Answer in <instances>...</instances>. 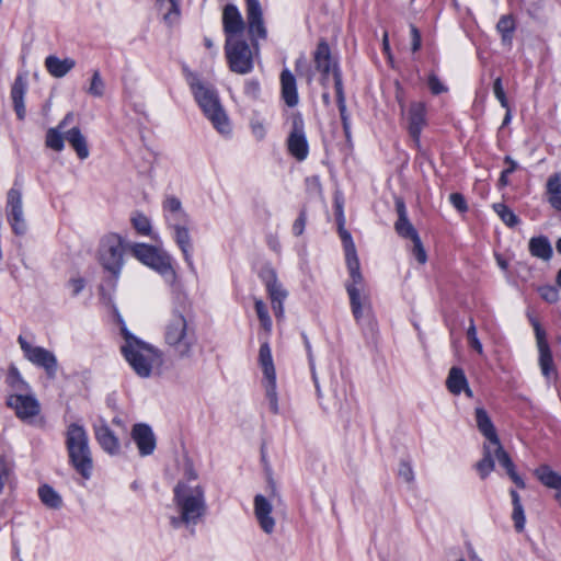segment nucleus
<instances>
[{"mask_svg":"<svg viewBox=\"0 0 561 561\" xmlns=\"http://www.w3.org/2000/svg\"><path fill=\"white\" fill-rule=\"evenodd\" d=\"M174 503L179 510V516L170 519L174 528L185 525L194 534V526L205 516L207 504L205 491L202 485H191L188 482L179 481L174 486Z\"/></svg>","mask_w":561,"mask_h":561,"instance_id":"nucleus-1","label":"nucleus"},{"mask_svg":"<svg viewBox=\"0 0 561 561\" xmlns=\"http://www.w3.org/2000/svg\"><path fill=\"white\" fill-rule=\"evenodd\" d=\"M185 313V305L174 308L164 328V342L180 358H190L197 344L195 328L188 323Z\"/></svg>","mask_w":561,"mask_h":561,"instance_id":"nucleus-2","label":"nucleus"},{"mask_svg":"<svg viewBox=\"0 0 561 561\" xmlns=\"http://www.w3.org/2000/svg\"><path fill=\"white\" fill-rule=\"evenodd\" d=\"M119 323L121 333L125 340L121 351L125 359L139 377L148 378L151 375L153 364L160 359L159 351L130 333L121 318Z\"/></svg>","mask_w":561,"mask_h":561,"instance_id":"nucleus-3","label":"nucleus"},{"mask_svg":"<svg viewBox=\"0 0 561 561\" xmlns=\"http://www.w3.org/2000/svg\"><path fill=\"white\" fill-rule=\"evenodd\" d=\"M188 83L196 102L205 116L220 134L230 133L229 118L220 104L217 91L206 85L196 75L191 73Z\"/></svg>","mask_w":561,"mask_h":561,"instance_id":"nucleus-4","label":"nucleus"},{"mask_svg":"<svg viewBox=\"0 0 561 561\" xmlns=\"http://www.w3.org/2000/svg\"><path fill=\"white\" fill-rule=\"evenodd\" d=\"M65 444L69 463L83 479H90L93 470V458L85 428L78 423H71L66 431Z\"/></svg>","mask_w":561,"mask_h":561,"instance_id":"nucleus-5","label":"nucleus"},{"mask_svg":"<svg viewBox=\"0 0 561 561\" xmlns=\"http://www.w3.org/2000/svg\"><path fill=\"white\" fill-rule=\"evenodd\" d=\"M126 249L125 241L122 236L110 232L102 237L99 244L98 257L102 267L110 273L104 279L101 290L107 286L110 289L116 287L117 279L124 265V252Z\"/></svg>","mask_w":561,"mask_h":561,"instance_id":"nucleus-6","label":"nucleus"},{"mask_svg":"<svg viewBox=\"0 0 561 561\" xmlns=\"http://www.w3.org/2000/svg\"><path fill=\"white\" fill-rule=\"evenodd\" d=\"M225 55L232 72L247 75L253 70L252 50L243 37L226 39Z\"/></svg>","mask_w":561,"mask_h":561,"instance_id":"nucleus-7","label":"nucleus"},{"mask_svg":"<svg viewBox=\"0 0 561 561\" xmlns=\"http://www.w3.org/2000/svg\"><path fill=\"white\" fill-rule=\"evenodd\" d=\"M130 251L141 263L161 275L170 276L171 278L175 277L170 256L164 252H160L156 247L146 243H135L131 245Z\"/></svg>","mask_w":561,"mask_h":561,"instance_id":"nucleus-8","label":"nucleus"},{"mask_svg":"<svg viewBox=\"0 0 561 561\" xmlns=\"http://www.w3.org/2000/svg\"><path fill=\"white\" fill-rule=\"evenodd\" d=\"M18 343L23 352L24 357L35 365L45 370L50 379H55L58 370V360L55 354L42 346H34L23 335L18 336Z\"/></svg>","mask_w":561,"mask_h":561,"instance_id":"nucleus-9","label":"nucleus"},{"mask_svg":"<svg viewBox=\"0 0 561 561\" xmlns=\"http://www.w3.org/2000/svg\"><path fill=\"white\" fill-rule=\"evenodd\" d=\"M259 363L263 369L264 377L266 379L265 391L266 398L270 402V409L273 413L278 412V402L276 393V373L272 358L271 347L267 342L260 346L259 351Z\"/></svg>","mask_w":561,"mask_h":561,"instance_id":"nucleus-10","label":"nucleus"},{"mask_svg":"<svg viewBox=\"0 0 561 561\" xmlns=\"http://www.w3.org/2000/svg\"><path fill=\"white\" fill-rule=\"evenodd\" d=\"M260 277L266 286L270 299L272 301V308L275 317L279 318L283 316V302L287 297V291L283 288L282 284L277 279V274L274 268H263L260 273Z\"/></svg>","mask_w":561,"mask_h":561,"instance_id":"nucleus-11","label":"nucleus"},{"mask_svg":"<svg viewBox=\"0 0 561 561\" xmlns=\"http://www.w3.org/2000/svg\"><path fill=\"white\" fill-rule=\"evenodd\" d=\"M288 151L298 161L307 158L309 152L308 141L304 131V119L300 113L293 116V129L287 140Z\"/></svg>","mask_w":561,"mask_h":561,"instance_id":"nucleus-12","label":"nucleus"},{"mask_svg":"<svg viewBox=\"0 0 561 561\" xmlns=\"http://www.w3.org/2000/svg\"><path fill=\"white\" fill-rule=\"evenodd\" d=\"M533 325L539 351V366L543 377L550 380L552 376L557 375V370L553 364L552 353L547 341L546 331L541 328L538 321H533Z\"/></svg>","mask_w":561,"mask_h":561,"instance_id":"nucleus-13","label":"nucleus"},{"mask_svg":"<svg viewBox=\"0 0 561 561\" xmlns=\"http://www.w3.org/2000/svg\"><path fill=\"white\" fill-rule=\"evenodd\" d=\"M5 403L21 420L36 416L41 411L39 402L32 391L25 394H9Z\"/></svg>","mask_w":561,"mask_h":561,"instance_id":"nucleus-14","label":"nucleus"},{"mask_svg":"<svg viewBox=\"0 0 561 561\" xmlns=\"http://www.w3.org/2000/svg\"><path fill=\"white\" fill-rule=\"evenodd\" d=\"M248 31L252 44L256 46V41L265 39L267 31L263 21V12L259 0H245Z\"/></svg>","mask_w":561,"mask_h":561,"instance_id":"nucleus-15","label":"nucleus"},{"mask_svg":"<svg viewBox=\"0 0 561 561\" xmlns=\"http://www.w3.org/2000/svg\"><path fill=\"white\" fill-rule=\"evenodd\" d=\"M350 277L351 280L346 283L345 287L350 297L352 313L358 322L363 317L364 308L369 306V301L366 296L360 295L359 286L364 283L362 272L359 271L357 274H353Z\"/></svg>","mask_w":561,"mask_h":561,"instance_id":"nucleus-16","label":"nucleus"},{"mask_svg":"<svg viewBox=\"0 0 561 561\" xmlns=\"http://www.w3.org/2000/svg\"><path fill=\"white\" fill-rule=\"evenodd\" d=\"M130 435L141 457L153 454L157 446V438L150 425L136 423L131 428Z\"/></svg>","mask_w":561,"mask_h":561,"instance_id":"nucleus-17","label":"nucleus"},{"mask_svg":"<svg viewBox=\"0 0 561 561\" xmlns=\"http://www.w3.org/2000/svg\"><path fill=\"white\" fill-rule=\"evenodd\" d=\"M222 26L226 39L242 37L245 24L242 15L234 4L228 3L222 12Z\"/></svg>","mask_w":561,"mask_h":561,"instance_id":"nucleus-18","label":"nucleus"},{"mask_svg":"<svg viewBox=\"0 0 561 561\" xmlns=\"http://www.w3.org/2000/svg\"><path fill=\"white\" fill-rule=\"evenodd\" d=\"M93 430L96 442L105 453L110 455H117L119 453V440L104 419H100L94 424Z\"/></svg>","mask_w":561,"mask_h":561,"instance_id":"nucleus-19","label":"nucleus"},{"mask_svg":"<svg viewBox=\"0 0 561 561\" xmlns=\"http://www.w3.org/2000/svg\"><path fill=\"white\" fill-rule=\"evenodd\" d=\"M409 134L415 145L420 146L422 129L426 125V106L423 102H412L408 112Z\"/></svg>","mask_w":561,"mask_h":561,"instance_id":"nucleus-20","label":"nucleus"},{"mask_svg":"<svg viewBox=\"0 0 561 561\" xmlns=\"http://www.w3.org/2000/svg\"><path fill=\"white\" fill-rule=\"evenodd\" d=\"M313 62L316 69L321 72L322 79H328V76L333 71V65H339L333 60L331 48L325 38H320L316 50L313 51Z\"/></svg>","mask_w":561,"mask_h":561,"instance_id":"nucleus-21","label":"nucleus"},{"mask_svg":"<svg viewBox=\"0 0 561 561\" xmlns=\"http://www.w3.org/2000/svg\"><path fill=\"white\" fill-rule=\"evenodd\" d=\"M272 504L262 494L254 497V514L262 530L266 534H272L275 527V520L271 516Z\"/></svg>","mask_w":561,"mask_h":561,"instance_id":"nucleus-22","label":"nucleus"},{"mask_svg":"<svg viewBox=\"0 0 561 561\" xmlns=\"http://www.w3.org/2000/svg\"><path fill=\"white\" fill-rule=\"evenodd\" d=\"M27 91V80L25 75H18L11 87V99L16 117L23 121L26 115L24 96Z\"/></svg>","mask_w":561,"mask_h":561,"instance_id":"nucleus-23","label":"nucleus"},{"mask_svg":"<svg viewBox=\"0 0 561 561\" xmlns=\"http://www.w3.org/2000/svg\"><path fill=\"white\" fill-rule=\"evenodd\" d=\"M282 99L288 107H294L299 102L297 82L295 76L287 68L280 72Z\"/></svg>","mask_w":561,"mask_h":561,"instance_id":"nucleus-24","label":"nucleus"},{"mask_svg":"<svg viewBox=\"0 0 561 561\" xmlns=\"http://www.w3.org/2000/svg\"><path fill=\"white\" fill-rule=\"evenodd\" d=\"M396 211L398 214V220L394 224L397 233L404 239H412L417 236V231L408 218V211L403 198H396Z\"/></svg>","mask_w":561,"mask_h":561,"instance_id":"nucleus-25","label":"nucleus"},{"mask_svg":"<svg viewBox=\"0 0 561 561\" xmlns=\"http://www.w3.org/2000/svg\"><path fill=\"white\" fill-rule=\"evenodd\" d=\"M446 387L453 394H460L462 391L467 397L472 398V390L469 388L465 371L460 367H451L446 379Z\"/></svg>","mask_w":561,"mask_h":561,"instance_id":"nucleus-26","label":"nucleus"},{"mask_svg":"<svg viewBox=\"0 0 561 561\" xmlns=\"http://www.w3.org/2000/svg\"><path fill=\"white\" fill-rule=\"evenodd\" d=\"M494 457L497 459L500 466L505 469L507 476L512 479V481L516 484L517 488L525 489V481L516 472L515 465L511 456L502 447L501 442H499V444H494Z\"/></svg>","mask_w":561,"mask_h":561,"instance_id":"nucleus-27","label":"nucleus"},{"mask_svg":"<svg viewBox=\"0 0 561 561\" xmlns=\"http://www.w3.org/2000/svg\"><path fill=\"white\" fill-rule=\"evenodd\" d=\"M474 414L479 432L489 440L491 445L499 444L500 438L486 410L481 407L476 408Z\"/></svg>","mask_w":561,"mask_h":561,"instance_id":"nucleus-28","label":"nucleus"},{"mask_svg":"<svg viewBox=\"0 0 561 561\" xmlns=\"http://www.w3.org/2000/svg\"><path fill=\"white\" fill-rule=\"evenodd\" d=\"M75 67L76 60L70 57L60 59L55 55H49L45 58V68L54 78H64Z\"/></svg>","mask_w":561,"mask_h":561,"instance_id":"nucleus-29","label":"nucleus"},{"mask_svg":"<svg viewBox=\"0 0 561 561\" xmlns=\"http://www.w3.org/2000/svg\"><path fill=\"white\" fill-rule=\"evenodd\" d=\"M65 138L76 151L80 160H84L89 157L90 151L88 147L87 138L81 133L78 126L71 127L65 131Z\"/></svg>","mask_w":561,"mask_h":561,"instance_id":"nucleus-30","label":"nucleus"},{"mask_svg":"<svg viewBox=\"0 0 561 561\" xmlns=\"http://www.w3.org/2000/svg\"><path fill=\"white\" fill-rule=\"evenodd\" d=\"M174 230V239L179 248L181 249L184 260L187 263L191 271H194V264L192 260V239L190 236L188 225L184 227H180Z\"/></svg>","mask_w":561,"mask_h":561,"instance_id":"nucleus-31","label":"nucleus"},{"mask_svg":"<svg viewBox=\"0 0 561 561\" xmlns=\"http://www.w3.org/2000/svg\"><path fill=\"white\" fill-rule=\"evenodd\" d=\"M4 382L11 391L10 394H25L32 391L31 386L23 379L14 364L9 366Z\"/></svg>","mask_w":561,"mask_h":561,"instance_id":"nucleus-32","label":"nucleus"},{"mask_svg":"<svg viewBox=\"0 0 561 561\" xmlns=\"http://www.w3.org/2000/svg\"><path fill=\"white\" fill-rule=\"evenodd\" d=\"M528 250L535 257L549 261L553 255L552 245L546 236L533 237L528 243Z\"/></svg>","mask_w":561,"mask_h":561,"instance_id":"nucleus-33","label":"nucleus"},{"mask_svg":"<svg viewBox=\"0 0 561 561\" xmlns=\"http://www.w3.org/2000/svg\"><path fill=\"white\" fill-rule=\"evenodd\" d=\"M496 31L501 35L502 44L511 48L513 44L514 33L516 31V20L514 15H502L496 23Z\"/></svg>","mask_w":561,"mask_h":561,"instance_id":"nucleus-34","label":"nucleus"},{"mask_svg":"<svg viewBox=\"0 0 561 561\" xmlns=\"http://www.w3.org/2000/svg\"><path fill=\"white\" fill-rule=\"evenodd\" d=\"M536 478L549 489H553L557 493H561V474L552 470L548 465H540L535 470Z\"/></svg>","mask_w":561,"mask_h":561,"instance_id":"nucleus-35","label":"nucleus"},{"mask_svg":"<svg viewBox=\"0 0 561 561\" xmlns=\"http://www.w3.org/2000/svg\"><path fill=\"white\" fill-rule=\"evenodd\" d=\"M38 497L47 508L59 510L62 506L60 494L49 484H43L38 488Z\"/></svg>","mask_w":561,"mask_h":561,"instance_id":"nucleus-36","label":"nucleus"},{"mask_svg":"<svg viewBox=\"0 0 561 561\" xmlns=\"http://www.w3.org/2000/svg\"><path fill=\"white\" fill-rule=\"evenodd\" d=\"M494 458L493 453L489 445L483 446V457L476 463V469L479 472L481 479H485L494 470Z\"/></svg>","mask_w":561,"mask_h":561,"instance_id":"nucleus-37","label":"nucleus"},{"mask_svg":"<svg viewBox=\"0 0 561 561\" xmlns=\"http://www.w3.org/2000/svg\"><path fill=\"white\" fill-rule=\"evenodd\" d=\"M22 208V193L21 190L12 187L7 194L5 213L7 217L21 214Z\"/></svg>","mask_w":561,"mask_h":561,"instance_id":"nucleus-38","label":"nucleus"},{"mask_svg":"<svg viewBox=\"0 0 561 561\" xmlns=\"http://www.w3.org/2000/svg\"><path fill=\"white\" fill-rule=\"evenodd\" d=\"M65 133L57 129L56 127H50L46 131L45 136V145L47 148L54 151H61L65 148Z\"/></svg>","mask_w":561,"mask_h":561,"instance_id":"nucleus-39","label":"nucleus"},{"mask_svg":"<svg viewBox=\"0 0 561 561\" xmlns=\"http://www.w3.org/2000/svg\"><path fill=\"white\" fill-rule=\"evenodd\" d=\"M492 207L507 227L514 228L520 222V219L515 215V213L504 203H495Z\"/></svg>","mask_w":561,"mask_h":561,"instance_id":"nucleus-40","label":"nucleus"},{"mask_svg":"<svg viewBox=\"0 0 561 561\" xmlns=\"http://www.w3.org/2000/svg\"><path fill=\"white\" fill-rule=\"evenodd\" d=\"M131 224H133V227L135 228V230L142 234V236H149L150 232H151V222H150V219L141 214V213H136L133 217H131Z\"/></svg>","mask_w":561,"mask_h":561,"instance_id":"nucleus-41","label":"nucleus"},{"mask_svg":"<svg viewBox=\"0 0 561 561\" xmlns=\"http://www.w3.org/2000/svg\"><path fill=\"white\" fill-rule=\"evenodd\" d=\"M105 91V83L101 77V73L99 70H94L90 87L88 88L87 92L88 94L94 96V98H102L104 95Z\"/></svg>","mask_w":561,"mask_h":561,"instance_id":"nucleus-42","label":"nucleus"},{"mask_svg":"<svg viewBox=\"0 0 561 561\" xmlns=\"http://www.w3.org/2000/svg\"><path fill=\"white\" fill-rule=\"evenodd\" d=\"M164 217L168 225L172 229L187 226L191 221L188 214L184 209L180 210L179 213H171L169 215H164Z\"/></svg>","mask_w":561,"mask_h":561,"instance_id":"nucleus-43","label":"nucleus"},{"mask_svg":"<svg viewBox=\"0 0 561 561\" xmlns=\"http://www.w3.org/2000/svg\"><path fill=\"white\" fill-rule=\"evenodd\" d=\"M331 73L333 75V80H334L336 102L345 103L346 99H345L344 87H343L342 71H341L339 65H333V71Z\"/></svg>","mask_w":561,"mask_h":561,"instance_id":"nucleus-44","label":"nucleus"},{"mask_svg":"<svg viewBox=\"0 0 561 561\" xmlns=\"http://www.w3.org/2000/svg\"><path fill=\"white\" fill-rule=\"evenodd\" d=\"M7 219L12 228V231L16 236H23L26 233L27 225H26L23 211L21 214L9 216V217H7Z\"/></svg>","mask_w":561,"mask_h":561,"instance_id":"nucleus-45","label":"nucleus"},{"mask_svg":"<svg viewBox=\"0 0 561 561\" xmlns=\"http://www.w3.org/2000/svg\"><path fill=\"white\" fill-rule=\"evenodd\" d=\"M548 197L561 196V173L551 174L546 183Z\"/></svg>","mask_w":561,"mask_h":561,"instance_id":"nucleus-46","label":"nucleus"},{"mask_svg":"<svg viewBox=\"0 0 561 561\" xmlns=\"http://www.w3.org/2000/svg\"><path fill=\"white\" fill-rule=\"evenodd\" d=\"M254 308L262 327L266 330H270L272 320L268 314L266 305L262 300L257 299L255 300Z\"/></svg>","mask_w":561,"mask_h":561,"instance_id":"nucleus-47","label":"nucleus"},{"mask_svg":"<svg viewBox=\"0 0 561 561\" xmlns=\"http://www.w3.org/2000/svg\"><path fill=\"white\" fill-rule=\"evenodd\" d=\"M337 231L343 243L345 255L356 253V247L351 232L346 230L344 226H337Z\"/></svg>","mask_w":561,"mask_h":561,"instance_id":"nucleus-48","label":"nucleus"},{"mask_svg":"<svg viewBox=\"0 0 561 561\" xmlns=\"http://www.w3.org/2000/svg\"><path fill=\"white\" fill-rule=\"evenodd\" d=\"M170 3L168 12L163 15V20L168 25H173L179 22L181 10L179 0H167Z\"/></svg>","mask_w":561,"mask_h":561,"instance_id":"nucleus-49","label":"nucleus"},{"mask_svg":"<svg viewBox=\"0 0 561 561\" xmlns=\"http://www.w3.org/2000/svg\"><path fill=\"white\" fill-rule=\"evenodd\" d=\"M413 243L412 245V249H411V252L412 254L415 256L416 261L420 263V264H424L426 263L427 261V254H426V251L423 247V243L421 241V238L420 236H415L413 237L412 239H410Z\"/></svg>","mask_w":561,"mask_h":561,"instance_id":"nucleus-50","label":"nucleus"},{"mask_svg":"<svg viewBox=\"0 0 561 561\" xmlns=\"http://www.w3.org/2000/svg\"><path fill=\"white\" fill-rule=\"evenodd\" d=\"M504 162L508 165L505 170L501 172V176L499 179V186L504 187L508 184V175L516 171L518 164L515 160H513L510 156L504 158Z\"/></svg>","mask_w":561,"mask_h":561,"instance_id":"nucleus-51","label":"nucleus"},{"mask_svg":"<svg viewBox=\"0 0 561 561\" xmlns=\"http://www.w3.org/2000/svg\"><path fill=\"white\" fill-rule=\"evenodd\" d=\"M512 519L514 522V528L517 533H523L525 529L526 517L523 505L513 506Z\"/></svg>","mask_w":561,"mask_h":561,"instance_id":"nucleus-52","label":"nucleus"},{"mask_svg":"<svg viewBox=\"0 0 561 561\" xmlns=\"http://www.w3.org/2000/svg\"><path fill=\"white\" fill-rule=\"evenodd\" d=\"M538 291L540 297L549 304H554L559 300V291L554 286L545 285L539 287Z\"/></svg>","mask_w":561,"mask_h":561,"instance_id":"nucleus-53","label":"nucleus"},{"mask_svg":"<svg viewBox=\"0 0 561 561\" xmlns=\"http://www.w3.org/2000/svg\"><path fill=\"white\" fill-rule=\"evenodd\" d=\"M399 478L403 479L407 483L414 482V471L410 461L401 460L398 469Z\"/></svg>","mask_w":561,"mask_h":561,"instance_id":"nucleus-54","label":"nucleus"},{"mask_svg":"<svg viewBox=\"0 0 561 561\" xmlns=\"http://www.w3.org/2000/svg\"><path fill=\"white\" fill-rule=\"evenodd\" d=\"M493 93L501 106L508 110L510 103L503 89L502 79L499 77L493 82Z\"/></svg>","mask_w":561,"mask_h":561,"instance_id":"nucleus-55","label":"nucleus"},{"mask_svg":"<svg viewBox=\"0 0 561 561\" xmlns=\"http://www.w3.org/2000/svg\"><path fill=\"white\" fill-rule=\"evenodd\" d=\"M244 94L252 100H257L261 94V84L257 79L247 80L244 83Z\"/></svg>","mask_w":561,"mask_h":561,"instance_id":"nucleus-56","label":"nucleus"},{"mask_svg":"<svg viewBox=\"0 0 561 561\" xmlns=\"http://www.w3.org/2000/svg\"><path fill=\"white\" fill-rule=\"evenodd\" d=\"M163 211L164 215H169L171 213H179L183 209L181 201L176 196H167L163 201Z\"/></svg>","mask_w":561,"mask_h":561,"instance_id":"nucleus-57","label":"nucleus"},{"mask_svg":"<svg viewBox=\"0 0 561 561\" xmlns=\"http://www.w3.org/2000/svg\"><path fill=\"white\" fill-rule=\"evenodd\" d=\"M427 85L434 95L447 92V87L442 83L439 78L435 73H431L427 78Z\"/></svg>","mask_w":561,"mask_h":561,"instance_id":"nucleus-58","label":"nucleus"},{"mask_svg":"<svg viewBox=\"0 0 561 561\" xmlns=\"http://www.w3.org/2000/svg\"><path fill=\"white\" fill-rule=\"evenodd\" d=\"M449 202L459 213H466L468 210L466 198L461 193H451L449 195Z\"/></svg>","mask_w":561,"mask_h":561,"instance_id":"nucleus-59","label":"nucleus"},{"mask_svg":"<svg viewBox=\"0 0 561 561\" xmlns=\"http://www.w3.org/2000/svg\"><path fill=\"white\" fill-rule=\"evenodd\" d=\"M467 337L470 343V346L477 352L482 353V344L477 337V330L472 320L470 327L467 330Z\"/></svg>","mask_w":561,"mask_h":561,"instance_id":"nucleus-60","label":"nucleus"},{"mask_svg":"<svg viewBox=\"0 0 561 561\" xmlns=\"http://www.w3.org/2000/svg\"><path fill=\"white\" fill-rule=\"evenodd\" d=\"M345 261L350 276H352L353 274H357L360 271V263L357 256V252L345 255Z\"/></svg>","mask_w":561,"mask_h":561,"instance_id":"nucleus-61","label":"nucleus"},{"mask_svg":"<svg viewBox=\"0 0 561 561\" xmlns=\"http://www.w3.org/2000/svg\"><path fill=\"white\" fill-rule=\"evenodd\" d=\"M306 222H307V211L304 208L300 210L299 216L297 217V219L294 221V225H293V232L295 236L302 234V232L305 230Z\"/></svg>","mask_w":561,"mask_h":561,"instance_id":"nucleus-62","label":"nucleus"},{"mask_svg":"<svg viewBox=\"0 0 561 561\" xmlns=\"http://www.w3.org/2000/svg\"><path fill=\"white\" fill-rule=\"evenodd\" d=\"M411 49L413 53L417 51L421 48L422 38L419 28L415 25H411Z\"/></svg>","mask_w":561,"mask_h":561,"instance_id":"nucleus-63","label":"nucleus"},{"mask_svg":"<svg viewBox=\"0 0 561 561\" xmlns=\"http://www.w3.org/2000/svg\"><path fill=\"white\" fill-rule=\"evenodd\" d=\"M334 208H335V220L337 226H345V217L343 210V199L335 198L334 199Z\"/></svg>","mask_w":561,"mask_h":561,"instance_id":"nucleus-64","label":"nucleus"}]
</instances>
